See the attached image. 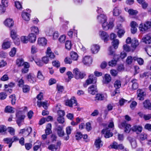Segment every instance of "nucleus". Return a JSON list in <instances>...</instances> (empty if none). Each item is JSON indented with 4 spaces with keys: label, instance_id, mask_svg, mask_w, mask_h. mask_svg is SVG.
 Wrapping results in <instances>:
<instances>
[{
    "label": "nucleus",
    "instance_id": "f257e3e1",
    "mask_svg": "<svg viewBox=\"0 0 151 151\" xmlns=\"http://www.w3.org/2000/svg\"><path fill=\"white\" fill-rule=\"evenodd\" d=\"M98 21L102 24V27L104 29L107 30L112 28L113 26L112 22H110L109 24L107 22V18L106 15L101 14L97 17Z\"/></svg>",
    "mask_w": 151,
    "mask_h": 151
},
{
    "label": "nucleus",
    "instance_id": "f03ea898",
    "mask_svg": "<svg viewBox=\"0 0 151 151\" xmlns=\"http://www.w3.org/2000/svg\"><path fill=\"white\" fill-rule=\"evenodd\" d=\"M22 111H19L16 114L17 119V122L19 127L23 124L24 123V119L25 117L24 115L22 114Z\"/></svg>",
    "mask_w": 151,
    "mask_h": 151
},
{
    "label": "nucleus",
    "instance_id": "7ed1b4c3",
    "mask_svg": "<svg viewBox=\"0 0 151 151\" xmlns=\"http://www.w3.org/2000/svg\"><path fill=\"white\" fill-rule=\"evenodd\" d=\"M151 28V23L150 21H147L143 24H139V29L140 31L144 32Z\"/></svg>",
    "mask_w": 151,
    "mask_h": 151
},
{
    "label": "nucleus",
    "instance_id": "20e7f679",
    "mask_svg": "<svg viewBox=\"0 0 151 151\" xmlns=\"http://www.w3.org/2000/svg\"><path fill=\"white\" fill-rule=\"evenodd\" d=\"M119 127L121 129H124V132L129 133L131 129V126L130 124H127L126 122L124 121L119 125Z\"/></svg>",
    "mask_w": 151,
    "mask_h": 151
},
{
    "label": "nucleus",
    "instance_id": "39448f33",
    "mask_svg": "<svg viewBox=\"0 0 151 151\" xmlns=\"http://www.w3.org/2000/svg\"><path fill=\"white\" fill-rule=\"evenodd\" d=\"M75 78L77 79H83L86 76L83 73L81 72L77 68H75L73 70Z\"/></svg>",
    "mask_w": 151,
    "mask_h": 151
},
{
    "label": "nucleus",
    "instance_id": "423d86ee",
    "mask_svg": "<svg viewBox=\"0 0 151 151\" xmlns=\"http://www.w3.org/2000/svg\"><path fill=\"white\" fill-rule=\"evenodd\" d=\"M18 140V138L16 136H14L12 138L7 137L3 139V141L6 143L9 144V148L11 147L12 144L14 142H16Z\"/></svg>",
    "mask_w": 151,
    "mask_h": 151
},
{
    "label": "nucleus",
    "instance_id": "0eeeda50",
    "mask_svg": "<svg viewBox=\"0 0 151 151\" xmlns=\"http://www.w3.org/2000/svg\"><path fill=\"white\" fill-rule=\"evenodd\" d=\"M32 129L31 127H29L27 129H24L20 130L19 134H22L24 137L28 136L32 131Z\"/></svg>",
    "mask_w": 151,
    "mask_h": 151
},
{
    "label": "nucleus",
    "instance_id": "6e6552de",
    "mask_svg": "<svg viewBox=\"0 0 151 151\" xmlns=\"http://www.w3.org/2000/svg\"><path fill=\"white\" fill-rule=\"evenodd\" d=\"M65 104L66 106H68L70 107H72L73 105L75 106L77 105V102L75 98L74 97H72L70 100L68 99L65 100Z\"/></svg>",
    "mask_w": 151,
    "mask_h": 151
},
{
    "label": "nucleus",
    "instance_id": "1a4fd4ad",
    "mask_svg": "<svg viewBox=\"0 0 151 151\" xmlns=\"http://www.w3.org/2000/svg\"><path fill=\"white\" fill-rule=\"evenodd\" d=\"M96 81V77L93 74H91L89 76V78L86 80V82L88 85L91 83H95Z\"/></svg>",
    "mask_w": 151,
    "mask_h": 151
},
{
    "label": "nucleus",
    "instance_id": "9d476101",
    "mask_svg": "<svg viewBox=\"0 0 151 151\" xmlns=\"http://www.w3.org/2000/svg\"><path fill=\"white\" fill-rule=\"evenodd\" d=\"M99 35L100 37L104 42H107L108 41L109 35L106 32L103 31H100Z\"/></svg>",
    "mask_w": 151,
    "mask_h": 151
},
{
    "label": "nucleus",
    "instance_id": "9b49d317",
    "mask_svg": "<svg viewBox=\"0 0 151 151\" xmlns=\"http://www.w3.org/2000/svg\"><path fill=\"white\" fill-rule=\"evenodd\" d=\"M101 133L104 134V136L106 138H109L113 135V134L110 132V130L109 128L104 129L102 130Z\"/></svg>",
    "mask_w": 151,
    "mask_h": 151
},
{
    "label": "nucleus",
    "instance_id": "f8f14e48",
    "mask_svg": "<svg viewBox=\"0 0 151 151\" xmlns=\"http://www.w3.org/2000/svg\"><path fill=\"white\" fill-rule=\"evenodd\" d=\"M88 91L89 93L94 95L97 92V86L96 85H92L88 88Z\"/></svg>",
    "mask_w": 151,
    "mask_h": 151
},
{
    "label": "nucleus",
    "instance_id": "ddd939ff",
    "mask_svg": "<svg viewBox=\"0 0 151 151\" xmlns=\"http://www.w3.org/2000/svg\"><path fill=\"white\" fill-rule=\"evenodd\" d=\"M92 62V58L90 56H86L84 57L82 60V62L84 65H89Z\"/></svg>",
    "mask_w": 151,
    "mask_h": 151
},
{
    "label": "nucleus",
    "instance_id": "4468645a",
    "mask_svg": "<svg viewBox=\"0 0 151 151\" xmlns=\"http://www.w3.org/2000/svg\"><path fill=\"white\" fill-rule=\"evenodd\" d=\"M26 78L28 81L31 83H33L36 81L35 76L32 73H29L27 75Z\"/></svg>",
    "mask_w": 151,
    "mask_h": 151
},
{
    "label": "nucleus",
    "instance_id": "2eb2a0df",
    "mask_svg": "<svg viewBox=\"0 0 151 151\" xmlns=\"http://www.w3.org/2000/svg\"><path fill=\"white\" fill-rule=\"evenodd\" d=\"M47 42V40L45 37H40L38 39L37 43L40 46H45Z\"/></svg>",
    "mask_w": 151,
    "mask_h": 151
},
{
    "label": "nucleus",
    "instance_id": "dca6fc26",
    "mask_svg": "<svg viewBox=\"0 0 151 151\" xmlns=\"http://www.w3.org/2000/svg\"><path fill=\"white\" fill-rule=\"evenodd\" d=\"M106 97L107 96L106 94H97L95 97V100L102 101L105 99Z\"/></svg>",
    "mask_w": 151,
    "mask_h": 151
},
{
    "label": "nucleus",
    "instance_id": "f3484780",
    "mask_svg": "<svg viewBox=\"0 0 151 151\" xmlns=\"http://www.w3.org/2000/svg\"><path fill=\"white\" fill-rule=\"evenodd\" d=\"M137 98L140 100H143L144 99V93L142 90L139 89L137 90Z\"/></svg>",
    "mask_w": 151,
    "mask_h": 151
},
{
    "label": "nucleus",
    "instance_id": "a211bd4d",
    "mask_svg": "<svg viewBox=\"0 0 151 151\" xmlns=\"http://www.w3.org/2000/svg\"><path fill=\"white\" fill-rule=\"evenodd\" d=\"M142 41L146 44H150L151 43V37L148 35H146L142 38Z\"/></svg>",
    "mask_w": 151,
    "mask_h": 151
},
{
    "label": "nucleus",
    "instance_id": "6ab92c4d",
    "mask_svg": "<svg viewBox=\"0 0 151 151\" xmlns=\"http://www.w3.org/2000/svg\"><path fill=\"white\" fill-rule=\"evenodd\" d=\"M4 24L6 27H10L14 25V22L11 19H6L4 22Z\"/></svg>",
    "mask_w": 151,
    "mask_h": 151
},
{
    "label": "nucleus",
    "instance_id": "aec40b11",
    "mask_svg": "<svg viewBox=\"0 0 151 151\" xmlns=\"http://www.w3.org/2000/svg\"><path fill=\"white\" fill-rule=\"evenodd\" d=\"M132 129L133 131L135 132L137 134H139L141 132L142 128L141 126L135 125L132 127Z\"/></svg>",
    "mask_w": 151,
    "mask_h": 151
},
{
    "label": "nucleus",
    "instance_id": "412c9836",
    "mask_svg": "<svg viewBox=\"0 0 151 151\" xmlns=\"http://www.w3.org/2000/svg\"><path fill=\"white\" fill-rule=\"evenodd\" d=\"M28 38L29 42L31 43H33L35 41L36 39V36L34 34L31 33L28 36Z\"/></svg>",
    "mask_w": 151,
    "mask_h": 151
},
{
    "label": "nucleus",
    "instance_id": "4be33fe9",
    "mask_svg": "<svg viewBox=\"0 0 151 151\" xmlns=\"http://www.w3.org/2000/svg\"><path fill=\"white\" fill-rule=\"evenodd\" d=\"M100 47L99 45H93L91 47V50L93 53H97L99 51Z\"/></svg>",
    "mask_w": 151,
    "mask_h": 151
},
{
    "label": "nucleus",
    "instance_id": "5701e85b",
    "mask_svg": "<svg viewBox=\"0 0 151 151\" xmlns=\"http://www.w3.org/2000/svg\"><path fill=\"white\" fill-rule=\"evenodd\" d=\"M111 80L110 75L108 74H106L103 78V82L105 84H107L111 81Z\"/></svg>",
    "mask_w": 151,
    "mask_h": 151
},
{
    "label": "nucleus",
    "instance_id": "b1692460",
    "mask_svg": "<svg viewBox=\"0 0 151 151\" xmlns=\"http://www.w3.org/2000/svg\"><path fill=\"white\" fill-rule=\"evenodd\" d=\"M11 36L13 40H19V36L17 34V31L13 29L11 31Z\"/></svg>",
    "mask_w": 151,
    "mask_h": 151
},
{
    "label": "nucleus",
    "instance_id": "393cba45",
    "mask_svg": "<svg viewBox=\"0 0 151 151\" xmlns=\"http://www.w3.org/2000/svg\"><path fill=\"white\" fill-rule=\"evenodd\" d=\"M121 12V10L118 7H115L113 9V14L114 16H117L119 15Z\"/></svg>",
    "mask_w": 151,
    "mask_h": 151
},
{
    "label": "nucleus",
    "instance_id": "a878e982",
    "mask_svg": "<svg viewBox=\"0 0 151 151\" xmlns=\"http://www.w3.org/2000/svg\"><path fill=\"white\" fill-rule=\"evenodd\" d=\"M22 16V18L26 21H28L30 19V15L27 12H23Z\"/></svg>",
    "mask_w": 151,
    "mask_h": 151
},
{
    "label": "nucleus",
    "instance_id": "bb28decb",
    "mask_svg": "<svg viewBox=\"0 0 151 151\" xmlns=\"http://www.w3.org/2000/svg\"><path fill=\"white\" fill-rule=\"evenodd\" d=\"M46 54L51 59H53L55 57V55L54 53L52 52L51 49L50 47H47Z\"/></svg>",
    "mask_w": 151,
    "mask_h": 151
},
{
    "label": "nucleus",
    "instance_id": "cd10ccee",
    "mask_svg": "<svg viewBox=\"0 0 151 151\" xmlns=\"http://www.w3.org/2000/svg\"><path fill=\"white\" fill-rule=\"evenodd\" d=\"M47 101H46L44 102H41L40 101H37V105L39 107H41L42 106L45 109H47L48 107Z\"/></svg>",
    "mask_w": 151,
    "mask_h": 151
},
{
    "label": "nucleus",
    "instance_id": "c85d7f7f",
    "mask_svg": "<svg viewBox=\"0 0 151 151\" xmlns=\"http://www.w3.org/2000/svg\"><path fill=\"white\" fill-rule=\"evenodd\" d=\"M94 144L96 148L98 149H99L103 145L102 141L100 138L97 139L95 140Z\"/></svg>",
    "mask_w": 151,
    "mask_h": 151
},
{
    "label": "nucleus",
    "instance_id": "c756f323",
    "mask_svg": "<svg viewBox=\"0 0 151 151\" xmlns=\"http://www.w3.org/2000/svg\"><path fill=\"white\" fill-rule=\"evenodd\" d=\"M30 29L31 33H33L36 35H38L39 34V30L38 28L35 26H34L31 27L30 28Z\"/></svg>",
    "mask_w": 151,
    "mask_h": 151
},
{
    "label": "nucleus",
    "instance_id": "7c9ffc66",
    "mask_svg": "<svg viewBox=\"0 0 151 151\" xmlns=\"http://www.w3.org/2000/svg\"><path fill=\"white\" fill-rule=\"evenodd\" d=\"M137 80L136 79H134L131 81L132 83V89L133 90H136L138 87V85L137 83Z\"/></svg>",
    "mask_w": 151,
    "mask_h": 151
},
{
    "label": "nucleus",
    "instance_id": "2f4dec72",
    "mask_svg": "<svg viewBox=\"0 0 151 151\" xmlns=\"http://www.w3.org/2000/svg\"><path fill=\"white\" fill-rule=\"evenodd\" d=\"M57 130L58 134L59 137H61L64 136V133L62 127L59 126L57 127Z\"/></svg>",
    "mask_w": 151,
    "mask_h": 151
},
{
    "label": "nucleus",
    "instance_id": "473e14b6",
    "mask_svg": "<svg viewBox=\"0 0 151 151\" xmlns=\"http://www.w3.org/2000/svg\"><path fill=\"white\" fill-rule=\"evenodd\" d=\"M139 45V43L138 40L136 38H134L132 39V47L135 49Z\"/></svg>",
    "mask_w": 151,
    "mask_h": 151
},
{
    "label": "nucleus",
    "instance_id": "72a5a7b5",
    "mask_svg": "<svg viewBox=\"0 0 151 151\" xmlns=\"http://www.w3.org/2000/svg\"><path fill=\"white\" fill-rule=\"evenodd\" d=\"M11 42L9 41L4 42L2 45V48L6 49L10 47Z\"/></svg>",
    "mask_w": 151,
    "mask_h": 151
},
{
    "label": "nucleus",
    "instance_id": "f704fd0d",
    "mask_svg": "<svg viewBox=\"0 0 151 151\" xmlns=\"http://www.w3.org/2000/svg\"><path fill=\"white\" fill-rule=\"evenodd\" d=\"M133 59L134 61H137L138 64L140 65H142L144 64V60L141 58L134 57H133Z\"/></svg>",
    "mask_w": 151,
    "mask_h": 151
},
{
    "label": "nucleus",
    "instance_id": "c9c22d12",
    "mask_svg": "<svg viewBox=\"0 0 151 151\" xmlns=\"http://www.w3.org/2000/svg\"><path fill=\"white\" fill-rule=\"evenodd\" d=\"M109 55H114L113 58H115V59H119V55H116L114 54V52L112 50V48L111 47H110L109 49Z\"/></svg>",
    "mask_w": 151,
    "mask_h": 151
},
{
    "label": "nucleus",
    "instance_id": "e433bc0d",
    "mask_svg": "<svg viewBox=\"0 0 151 151\" xmlns=\"http://www.w3.org/2000/svg\"><path fill=\"white\" fill-rule=\"evenodd\" d=\"M73 32L75 33V34H76V37H77V31L74 29H71L68 32V35L70 37L72 38Z\"/></svg>",
    "mask_w": 151,
    "mask_h": 151
},
{
    "label": "nucleus",
    "instance_id": "4c0bfd02",
    "mask_svg": "<svg viewBox=\"0 0 151 151\" xmlns=\"http://www.w3.org/2000/svg\"><path fill=\"white\" fill-rule=\"evenodd\" d=\"M35 145L33 147V150L34 151H37L40 147L41 142L40 141L38 140L35 143Z\"/></svg>",
    "mask_w": 151,
    "mask_h": 151
},
{
    "label": "nucleus",
    "instance_id": "58836bf2",
    "mask_svg": "<svg viewBox=\"0 0 151 151\" xmlns=\"http://www.w3.org/2000/svg\"><path fill=\"white\" fill-rule=\"evenodd\" d=\"M129 140L132 148H136L137 146V143L136 140L131 138H129Z\"/></svg>",
    "mask_w": 151,
    "mask_h": 151
},
{
    "label": "nucleus",
    "instance_id": "ea45409f",
    "mask_svg": "<svg viewBox=\"0 0 151 151\" xmlns=\"http://www.w3.org/2000/svg\"><path fill=\"white\" fill-rule=\"evenodd\" d=\"M138 3L142 5L143 8L146 9L147 6V4L146 3L145 0H137Z\"/></svg>",
    "mask_w": 151,
    "mask_h": 151
},
{
    "label": "nucleus",
    "instance_id": "a19ab883",
    "mask_svg": "<svg viewBox=\"0 0 151 151\" xmlns=\"http://www.w3.org/2000/svg\"><path fill=\"white\" fill-rule=\"evenodd\" d=\"M121 83L120 80H117L114 83V86L116 89H118L121 87Z\"/></svg>",
    "mask_w": 151,
    "mask_h": 151
},
{
    "label": "nucleus",
    "instance_id": "79ce46f5",
    "mask_svg": "<svg viewBox=\"0 0 151 151\" xmlns=\"http://www.w3.org/2000/svg\"><path fill=\"white\" fill-rule=\"evenodd\" d=\"M125 31L123 29H119L117 32L118 36L119 38H121L125 33Z\"/></svg>",
    "mask_w": 151,
    "mask_h": 151
},
{
    "label": "nucleus",
    "instance_id": "37998d69",
    "mask_svg": "<svg viewBox=\"0 0 151 151\" xmlns=\"http://www.w3.org/2000/svg\"><path fill=\"white\" fill-rule=\"evenodd\" d=\"M119 43V40L118 39L114 40L112 42V45L115 49L118 48Z\"/></svg>",
    "mask_w": 151,
    "mask_h": 151
},
{
    "label": "nucleus",
    "instance_id": "c03bdc74",
    "mask_svg": "<svg viewBox=\"0 0 151 151\" xmlns=\"http://www.w3.org/2000/svg\"><path fill=\"white\" fill-rule=\"evenodd\" d=\"M24 63L23 60L22 59H18L16 60V64L18 67L23 66Z\"/></svg>",
    "mask_w": 151,
    "mask_h": 151
},
{
    "label": "nucleus",
    "instance_id": "a18cd8bd",
    "mask_svg": "<svg viewBox=\"0 0 151 151\" xmlns=\"http://www.w3.org/2000/svg\"><path fill=\"white\" fill-rule=\"evenodd\" d=\"M70 56L72 59L74 60H77L78 58L77 53L74 52H72L71 53Z\"/></svg>",
    "mask_w": 151,
    "mask_h": 151
},
{
    "label": "nucleus",
    "instance_id": "49530a36",
    "mask_svg": "<svg viewBox=\"0 0 151 151\" xmlns=\"http://www.w3.org/2000/svg\"><path fill=\"white\" fill-rule=\"evenodd\" d=\"M72 46V44L71 41L69 40H67L65 43V48L69 50L71 48Z\"/></svg>",
    "mask_w": 151,
    "mask_h": 151
},
{
    "label": "nucleus",
    "instance_id": "de8ad7c7",
    "mask_svg": "<svg viewBox=\"0 0 151 151\" xmlns=\"http://www.w3.org/2000/svg\"><path fill=\"white\" fill-rule=\"evenodd\" d=\"M9 97L11 101L12 104L13 105H14L16 101L15 95L14 94L12 95L9 96Z\"/></svg>",
    "mask_w": 151,
    "mask_h": 151
},
{
    "label": "nucleus",
    "instance_id": "09e8293b",
    "mask_svg": "<svg viewBox=\"0 0 151 151\" xmlns=\"http://www.w3.org/2000/svg\"><path fill=\"white\" fill-rule=\"evenodd\" d=\"M134 61L133 59V58L131 56H128L126 60V62L128 64H131Z\"/></svg>",
    "mask_w": 151,
    "mask_h": 151
},
{
    "label": "nucleus",
    "instance_id": "8fccbe9b",
    "mask_svg": "<svg viewBox=\"0 0 151 151\" xmlns=\"http://www.w3.org/2000/svg\"><path fill=\"white\" fill-rule=\"evenodd\" d=\"M5 111L7 113H14L12 107L9 106H6L5 109Z\"/></svg>",
    "mask_w": 151,
    "mask_h": 151
},
{
    "label": "nucleus",
    "instance_id": "3c124183",
    "mask_svg": "<svg viewBox=\"0 0 151 151\" xmlns=\"http://www.w3.org/2000/svg\"><path fill=\"white\" fill-rule=\"evenodd\" d=\"M17 85L19 87H22L24 86V81L22 78L19 79L17 81Z\"/></svg>",
    "mask_w": 151,
    "mask_h": 151
},
{
    "label": "nucleus",
    "instance_id": "603ef678",
    "mask_svg": "<svg viewBox=\"0 0 151 151\" xmlns=\"http://www.w3.org/2000/svg\"><path fill=\"white\" fill-rule=\"evenodd\" d=\"M114 59V60H112L109 62L108 64L109 66L113 67L116 65L117 60L118 59Z\"/></svg>",
    "mask_w": 151,
    "mask_h": 151
},
{
    "label": "nucleus",
    "instance_id": "864d4df0",
    "mask_svg": "<svg viewBox=\"0 0 151 151\" xmlns=\"http://www.w3.org/2000/svg\"><path fill=\"white\" fill-rule=\"evenodd\" d=\"M22 87L23 91L24 93H27L29 91L30 87L27 85H24Z\"/></svg>",
    "mask_w": 151,
    "mask_h": 151
},
{
    "label": "nucleus",
    "instance_id": "5fc2aeb1",
    "mask_svg": "<svg viewBox=\"0 0 151 151\" xmlns=\"http://www.w3.org/2000/svg\"><path fill=\"white\" fill-rule=\"evenodd\" d=\"M21 41L24 43H27L28 41V37L22 36L21 37Z\"/></svg>",
    "mask_w": 151,
    "mask_h": 151
},
{
    "label": "nucleus",
    "instance_id": "6e6d98bb",
    "mask_svg": "<svg viewBox=\"0 0 151 151\" xmlns=\"http://www.w3.org/2000/svg\"><path fill=\"white\" fill-rule=\"evenodd\" d=\"M16 52V49L15 47L12 48L9 52V55L11 57L14 56Z\"/></svg>",
    "mask_w": 151,
    "mask_h": 151
},
{
    "label": "nucleus",
    "instance_id": "4d7b16f0",
    "mask_svg": "<svg viewBox=\"0 0 151 151\" xmlns=\"http://www.w3.org/2000/svg\"><path fill=\"white\" fill-rule=\"evenodd\" d=\"M9 79V77L8 75L5 74L1 77L0 79L1 81H8Z\"/></svg>",
    "mask_w": 151,
    "mask_h": 151
},
{
    "label": "nucleus",
    "instance_id": "13d9d810",
    "mask_svg": "<svg viewBox=\"0 0 151 151\" xmlns=\"http://www.w3.org/2000/svg\"><path fill=\"white\" fill-rule=\"evenodd\" d=\"M57 121L60 124H63L65 122V119L63 117L58 116Z\"/></svg>",
    "mask_w": 151,
    "mask_h": 151
},
{
    "label": "nucleus",
    "instance_id": "bf43d9fd",
    "mask_svg": "<svg viewBox=\"0 0 151 151\" xmlns=\"http://www.w3.org/2000/svg\"><path fill=\"white\" fill-rule=\"evenodd\" d=\"M7 130L11 135H14L15 130L13 128L9 127L7 128Z\"/></svg>",
    "mask_w": 151,
    "mask_h": 151
},
{
    "label": "nucleus",
    "instance_id": "052dcab7",
    "mask_svg": "<svg viewBox=\"0 0 151 151\" xmlns=\"http://www.w3.org/2000/svg\"><path fill=\"white\" fill-rule=\"evenodd\" d=\"M66 36L65 35H62L60 36L58 39L60 43H64L65 40Z\"/></svg>",
    "mask_w": 151,
    "mask_h": 151
},
{
    "label": "nucleus",
    "instance_id": "680f3d73",
    "mask_svg": "<svg viewBox=\"0 0 151 151\" xmlns=\"http://www.w3.org/2000/svg\"><path fill=\"white\" fill-rule=\"evenodd\" d=\"M37 77L38 78L41 80L44 79V77L40 71H38L37 74Z\"/></svg>",
    "mask_w": 151,
    "mask_h": 151
},
{
    "label": "nucleus",
    "instance_id": "e2e57ef3",
    "mask_svg": "<svg viewBox=\"0 0 151 151\" xmlns=\"http://www.w3.org/2000/svg\"><path fill=\"white\" fill-rule=\"evenodd\" d=\"M58 116L64 117L65 115V112L64 111L62 110H59L57 112Z\"/></svg>",
    "mask_w": 151,
    "mask_h": 151
},
{
    "label": "nucleus",
    "instance_id": "0e129e2a",
    "mask_svg": "<svg viewBox=\"0 0 151 151\" xmlns=\"http://www.w3.org/2000/svg\"><path fill=\"white\" fill-rule=\"evenodd\" d=\"M118 145L116 142H113L112 144L111 145L109 146V148H114L117 149L118 148Z\"/></svg>",
    "mask_w": 151,
    "mask_h": 151
},
{
    "label": "nucleus",
    "instance_id": "69168bd1",
    "mask_svg": "<svg viewBox=\"0 0 151 151\" xmlns=\"http://www.w3.org/2000/svg\"><path fill=\"white\" fill-rule=\"evenodd\" d=\"M75 136L76 139L78 140L82 137L83 135L81 132H78L76 133Z\"/></svg>",
    "mask_w": 151,
    "mask_h": 151
},
{
    "label": "nucleus",
    "instance_id": "338daca9",
    "mask_svg": "<svg viewBox=\"0 0 151 151\" xmlns=\"http://www.w3.org/2000/svg\"><path fill=\"white\" fill-rule=\"evenodd\" d=\"M147 135L144 133H142L139 136L140 138L142 140H144L147 138Z\"/></svg>",
    "mask_w": 151,
    "mask_h": 151
},
{
    "label": "nucleus",
    "instance_id": "774afa93",
    "mask_svg": "<svg viewBox=\"0 0 151 151\" xmlns=\"http://www.w3.org/2000/svg\"><path fill=\"white\" fill-rule=\"evenodd\" d=\"M37 49L36 46L32 45L31 47V52L32 54H35L37 52Z\"/></svg>",
    "mask_w": 151,
    "mask_h": 151
}]
</instances>
